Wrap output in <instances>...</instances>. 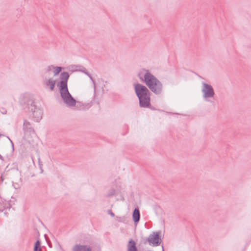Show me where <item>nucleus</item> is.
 Segmentation results:
<instances>
[{
    "mask_svg": "<svg viewBox=\"0 0 251 251\" xmlns=\"http://www.w3.org/2000/svg\"><path fill=\"white\" fill-rule=\"evenodd\" d=\"M134 90L139 99L140 107H150L151 106L150 93L147 88L140 84H136L134 85Z\"/></svg>",
    "mask_w": 251,
    "mask_h": 251,
    "instance_id": "f257e3e1",
    "label": "nucleus"
},
{
    "mask_svg": "<svg viewBox=\"0 0 251 251\" xmlns=\"http://www.w3.org/2000/svg\"><path fill=\"white\" fill-rule=\"evenodd\" d=\"M60 77L61 80L58 85L60 88L61 96L65 103L70 105H73L75 103V100L69 93L67 87V81L69 77V75L67 73H62Z\"/></svg>",
    "mask_w": 251,
    "mask_h": 251,
    "instance_id": "f03ea898",
    "label": "nucleus"
},
{
    "mask_svg": "<svg viewBox=\"0 0 251 251\" xmlns=\"http://www.w3.org/2000/svg\"><path fill=\"white\" fill-rule=\"evenodd\" d=\"M146 72L144 79L142 77V74L141 72L139 74V76L141 79H142L147 86L150 89V90L154 92L158 93L161 90V84L160 82L151 74L148 72Z\"/></svg>",
    "mask_w": 251,
    "mask_h": 251,
    "instance_id": "7ed1b4c3",
    "label": "nucleus"
},
{
    "mask_svg": "<svg viewBox=\"0 0 251 251\" xmlns=\"http://www.w3.org/2000/svg\"><path fill=\"white\" fill-rule=\"evenodd\" d=\"M201 92L203 98L207 101H209L208 99L213 98L215 95L214 90L212 86L205 82L202 83Z\"/></svg>",
    "mask_w": 251,
    "mask_h": 251,
    "instance_id": "20e7f679",
    "label": "nucleus"
},
{
    "mask_svg": "<svg viewBox=\"0 0 251 251\" xmlns=\"http://www.w3.org/2000/svg\"><path fill=\"white\" fill-rule=\"evenodd\" d=\"M148 241L150 245L152 246H156L159 245L161 242V239L159 237V234L156 233H153L151 234L149 239Z\"/></svg>",
    "mask_w": 251,
    "mask_h": 251,
    "instance_id": "39448f33",
    "label": "nucleus"
},
{
    "mask_svg": "<svg viewBox=\"0 0 251 251\" xmlns=\"http://www.w3.org/2000/svg\"><path fill=\"white\" fill-rule=\"evenodd\" d=\"M73 251H91L89 246L86 245H75L73 249Z\"/></svg>",
    "mask_w": 251,
    "mask_h": 251,
    "instance_id": "423d86ee",
    "label": "nucleus"
},
{
    "mask_svg": "<svg viewBox=\"0 0 251 251\" xmlns=\"http://www.w3.org/2000/svg\"><path fill=\"white\" fill-rule=\"evenodd\" d=\"M55 81L52 78H50L45 81V86L49 88L50 90L53 91L55 86Z\"/></svg>",
    "mask_w": 251,
    "mask_h": 251,
    "instance_id": "0eeeda50",
    "label": "nucleus"
},
{
    "mask_svg": "<svg viewBox=\"0 0 251 251\" xmlns=\"http://www.w3.org/2000/svg\"><path fill=\"white\" fill-rule=\"evenodd\" d=\"M48 70L49 71H52L54 75H58L61 71V68L59 67H54L53 66H50L48 67Z\"/></svg>",
    "mask_w": 251,
    "mask_h": 251,
    "instance_id": "6e6552de",
    "label": "nucleus"
},
{
    "mask_svg": "<svg viewBox=\"0 0 251 251\" xmlns=\"http://www.w3.org/2000/svg\"><path fill=\"white\" fill-rule=\"evenodd\" d=\"M128 251H137L135 243L133 240H130L128 245Z\"/></svg>",
    "mask_w": 251,
    "mask_h": 251,
    "instance_id": "1a4fd4ad",
    "label": "nucleus"
},
{
    "mask_svg": "<svg viewBox=\"0 0 251 251\" xmlns=\"http://www.w3.org/2000/svg\"><path fill=\"white\" fill-rule=\"evenodd\" d=\"M133 219L135 223H137L139 221L140 219V213L138 209H135L134 210L133 213Z\"/></svg>",
    "mask_w": 251,
    "mask_h": 251,
    "instance_id": "9d476101",
    "label": "nucleus"
},
{
    "mask_svg": "<svg viewBox=\"0 0 251 251\" xmlns=\"http://www.w3.org/2000/svg\"><path fill=\"white\" fill-rule=\"evenodd\" d=\"M33 251H41L40 243L39 241H37L35 243Z\"/></svg>",
    "mask_w": 251,
    "mask_h": 251,
    "instance_id": "9b49d317",
    "label": "nucleus"
}]
</instances>
